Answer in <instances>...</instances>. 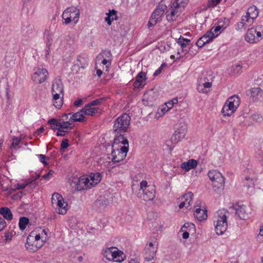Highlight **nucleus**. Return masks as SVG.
Instances as JSON below:
<instances>
[{
    "label": "nucleus",
    "instance_id": "obj_32",
    "mask_svg": "<svg viewBox=\"0 0 263 263\" xmlns=\"http://www.w3.org/2000/svg\"><path fill=\"white\" fill-rule=\"evenodd\" d=\"M115 248L116 247H114L103 248L102 250L101 254L107 260L111 261L110 258L112 256Z\"/></svg>",
    "mask_w": 263,
    "mask_h": 263
},
{
    "label": "nucleus",
    "instance_id": "obj_10",
    "mask_svg": "<svg viewBox=\"0 0 263 263\" xmlns=\"http://www.w3.org/2000/svg\"><path fill=\"white\" fill-rule=\"evenodd\" d=\"M140 188L139 190H142L143 192L140 197L145 201L153 200L156 195L155 186L148 185L147 182L145 180H142L140 182Z\"/></svg>",
    "mask_w": 263,
    "mask_h": 263
},
{
    "label": "nucleus",
    "instance_id": "obj_27",
    "mask_svg": "<svg viewBox=\"0 0 263 263\" xmlns=\"http://www.w3.org/2000/svg\"><path fill=\"white\" fill-rule=\"evenodd\" d=\"M186 129L185 128H180L176 130L172 137V139L174 140V143H177L182 140L186 135Z\"/></svg>",
    "mask_w": 263,
    "mask_h": 263
},
{
    "label": "nucleus",
    "instance_id": "obj_46",
    "mask_svg": "<svg viewBox=\"0 0 263 263\" xmlns=\"http://www.w3.org/2000/svg\"><path fill=\"white\" fill-rule=\"evenodd\" d=\"M229 24V20L226 18L220 20L217 23V25L221 27L222 30H224Z\"/></svg>",
    "mask_w": 263,
    "mask_h": 263
},
{
    "label": "nucleus",
    "instance_id": "obj_34",
    "mask_svg": "<svg viewBox=\"0 0 263 263\" xmlns=\"http://www.w3.org/2000/svg\"><path fill=\"white\" fill-rule=\"evenodd\" d=\"M235 111L236 110L235 109H233V107L231 106L230 104L228 103V102H226L222 107L221 113L224 117H230L232 116L235 112Z\"/></svg>",
    "mask_w": 263,
    "mask_h": 263
},
{
    "label": "nucleus",
    "instance_id": "obj_43",
    "mask_svg": "<svg viewBox=\"0 0 263 263\" xmlns=\"http://www.w3.org/2000/svg\"><path fill=\"white\" fill-rule=\"evenodd\" d=\"M174 140L172 138L169 140H166L165 144L163 145L164 150L172 151L175 147Z\"/></svg>",
    "mask_w": 263,
    "mask_h": 263
},
{
    "label": "nucleus",
    "instance_id": "obj_30",
    "mask_svg": "<svg viewBox=\"0 0 263 263\" xmlns=\"http://www.w3.org/2000/svg\"><path fill=\"white\" fill-rule=\"evenodd\" d=\"M108 204V200L101 196L99 197L94 203V206L100 210L104 209Z\"/></svg>",
    "mask_w": 263,
    "mask_h": 263
},
{
    "label": "nucleus",
    "instance_id": "obj_17",
    "mask_svg": "<svg viewBox=\"0 0 263 263\" xmlns=\"http://www.w3.org/2000/svg\"><path fill=\"white\" fill-rule=\"evenodd\" d=\"M217 36V35H215L212 31H209L198 40L196 44L198 47H202L205 44L211 42Z\"/></svg>",
    "mask_w": 263,
    "mask_h": 263
},
{
    "label": "nucleus",
    "instance_id": "obj_22",
    "mask_svg": "<svg viewBox=\"0 0 263 263\" xmlns=\"http://www.w3.org/2000/svg\"><path fill=\"white\" fill-rule=\"evenodd\" d=\"M195 211L194 212V215L197 219L199 221H202L206 219L208 217L206 213L207 211L204 208L201 209V206L198 204H196L195 205Z\"/></svg>",
    "mask_w": 263,
    "mask_h": 263
},
{
    "label": "nucleus",
    "instance_id": "obj_11",
    "mask_svg": "<svg viewBox=\"0 0 263 263\" xmlns=\"http://www.w3.org/2000/svg\"><path fill=\"white\" fill-rule=\"evenodd\" d=\"M51 203L52 206L58 210L59 214L64 215L66 213L68 204L60 194L54 193L52 194Z\"/></svg>",
    "mask_w": 263,
    "mask_h": 263
},
{
    "label": "nucleus",
    "instance_id": "obj_4",
    "mask_svg": "<svg viewBox=\"0 0 263 263\" xmlns=\"http://www.w3.org/2000/svg\"><path fill=\"white\" fill-rule=\"evenodd\" d=\"M189 2V0H175L166 12L167 21L172 22L175 20L187 6Z\"/></svg>",
    "mask_w": 263,
    "mask_h": 263
},
{
    "label": "nucleus",
    "instance_id": "obj_64",
    "mask_svg": "<svg viewBox=\"0 0 263 263\" xmlns=\"http://www.w3.org/2000/svg\"><path fill=\"white\" fill-rule=\"evenodd\" d=\"M22 194H23V192L21 191V192L14 194L13 196V199L15 200V199H17L18 198H19V199L21 198L22 197Z\"/></svg>",
    "mask_w": 263,
    "mask_h": 263
},
{
    "label": "nucleus",
    "instance_id": "obj_41",
    "mask_svg": "<svg viewBox=\"0 0 263 263\" xmlns=\"http://www.w3.org/2000/svg\"><path fill=\"white\" fill-rule=\"evenodd\" d=\"M48 123L50 125L51 128L52 129H58L59 128L62 127V125L64 124L60 121H58L54 118L50 119L48 121Z\"/></svg>",
    "mask_w": 263,
    "mask_h": 263
},
{
    "label": "nucleus",
    "instance_id": "obj_45",
    "mask_svg": "<svg viewBox=\"0 0 263 263\" xmlns=\"http://www.w3.org/2000/svg\"><path fill=\"white\" fill-rule=\"evenodd\" d=\"M242 71V66L240 64H235L231 67V72L234 75L239 74Z\"/></svg>",
    "mask_w": 263,
    "mask_h": 263
},
{
    "label": "nucleus",
    "instance_id": "obj_29",
    "mask_svg": "<svg viewBox=\"0 0 263 263\" xmlns=\"http://www.w3.org/2000/svg\"><path fill=\"white\" fill-rule=\"evenodd\" d=\"M226 102L233 107V109L236 110L239 106L240 99L238 96L234 95L229 97Z\"/></svg>",
    "mask_w": 263,
    "mask_h": 263
},
{
    "label": "nucleus",
    "instance_id": "obj_56",
    "mask_svg": "<svg viewBox=\"0 0 263 263\" xmlns=\"http://www.w3.org/2000/svg\"><path fill=\"white\" fill-rule=\"evenodd\" d=\"M158 21H156L153 17L151 16L148 22L147 26L148 28H151L155 25Z\"/></svg>",
    "mask_w": 263,
    "mask_h": 263
},
{
    "label": "nucleus",
    "instance_id": "obj_16",
    "mask_svg": "<svg viewBox=\"0 0 263 263\" xmlns=\"http://www.w3.org/2000/svg\"><path fill=\"white\" fill-rule=\"evenodd\" d=\"M206 78H201L198 80L197 89L199 92L206 93L210 91L212 84L206 82Z\"/></svg>",
    "mask_w": 263,
    "mask_h": 263
},
{
    "label": "nucleus",
    "instance_id": "obj_40",
    "mask_svg": "<svg viewBox=\"0 0 263 263\" xmlns=\"http://www.w3.org/2000/svg\"><path fill=\"white\" fill-rule=\"evenodd\" d=\"M192 227V228L194 227V225L192 223H186L184 224V226L181 228L180 230L179 234L182 233V236L184 239H187L189 237V233L186 230L188 227Z\"/></svg>",
    "mask_w": 263,
    "mask_h": 263
},
{
    "label": "nucleus",
    "instance_id": "obj_51",
    "mask_svg": "<svg viewBox=\"0 0 263 263\" xmlns=\"http://www.w3.org/2000/svg\"><path fill=\"white\" fill-rule=\"evenodd\" d=\"M69 116H71V113H69L68 114H64L63 115L62 117H61V119H60V121L62 123H64L65 122H69V123L70 124L71 126H72V123L73 122H71L70 120H69Z\"/></svg>",
    "mask_w": 263,
    "mask_h": 263
},
{
    "label": "nucleus",
    "instance_id": "obj_35",
    "mask_svg": "<svg viewBox=\"0 0 263 263\" xmlns=\"http://www.w3.org/2000/svg\"><path fill=\"white\" fill-rule=\"evenodd\" d=\"M29 241H44L45 243V240H44V236H41L40 234H37L35 231H32L28 236L27 237Z\"/></svg>",
    "mask_w": 263,
    "mask_h": 263
},
{
    "label": "nucleus",
    "instance_id": "obj_47",
    "mask_svg": "<svg viewBox=\"0 0 263 263\" xmlns=\"http://www.w3.org/2000/svg\"><path fill=\"white\" fill-rule=\"evenodd\" d=\"M244 185L247 188L253 187L254 185V181L253 179L250 178V177H246Z\"/></svg>",
    "mask_w": 263,
    "mask_h": 263
},
{
    "label": "nucleus",
    "instance_id": "obj_12",
    "mask_svg": "<svg viewBox=\"0 0 263 263\" xmlns=\"http://www.w3.org/2000/svg\"><path fill=\"white\" fill-rule=\"evenodd\" d=\"M128 151V146H126V145L121 146L120 148L116 147V148H112L111 156L112 161L114 163L122 161L126 157Z\"/></svg>",
    "mask_w": 263,
    "mask_h": 263
},
{
    "label": "nucleus",
    "instance_id": "obj_24",
    "mask_svg": "<svg viewBox=\"0 0 263 263\" xmlns=\"http://www.w3.org/2000/svg\"><path fill=\"white\" fill-rule=\"evenodd\" d=\"M119 144L123 145V146L126 145L128 147V141L125 137V135L123 133H119L118 135L115 134V137L114 139V142L112 145V148H116L117 146Z\"/></svg>",
    "mask_w": 263,
    "mask_h": 263
},
{
    "label": "nucleus",
    "instance_id": "obj_3",
    "mask_svg": "<svg viewBox=\"0 0 263 263\" xmlns=\"http://www.w3.org/2000/svg\"><path fill=\"white\" fill-rule=\"evenodd\" d=\"M258 15V11L255 6L250 7L245 15L241 16V21L237 23L236 29L241 30L250 27Z\"/></svg>",
    "mask_w": 263,
    "mask_h": 263
},
{
    "label": "nucleus",
    "instance_id": "obj_28",
    "mask_svg": "<svg viewBox=\"0 0 263 263\" xmlns=\"http://www.w3.org/2000/svg\"><path fill=\"white\" fill-rule=\"evenodd\" d=\"M62 126V127L57 129L58 132L56 134L57 136H65L72 128V126H71L69 122H65Z\"/></svg>",
    "mask_w": 263,
    "mask_h": 263
},
{
    "label": "nucleus",
    "instance_id": "obj_44",
    "mask_svg": "<svg viewBox=\"0 0 263 263\" xmlns=\"http://www.w3.org/2000/svg\"><path fill=\"white\" fill-rule=\"evenodd\" d=\"M29 223V219L25 217H22L19 220V228L21 230H24L26 228V226Z\"/></svg>",
    "mask_w": 263,
    "mask_h": 263
},
{
    "label": "nucleus",
    "instance_id": "obj_25",
    "mask_svg": "<svg viewBox=\"0 0 263 263\" xmlns=\"http://www.w3.org/2000/svg\"><path fill=\"white\" fill-rule=\"evenodd\" d=\"M147 79L146 74L144 72L141 71L139 72L137 77L136 81L133 84L135 88L143 87L145 84V81Z\"/></svg>",
    "mask_w": 263,
    "mask_h": 263
},
{
    "label": "nucleus",
    "instance_id": "obj_62",
    "mask_svg": "<svg viewBox=\"0 0 263 263\" xmlns=\"http://www.w3.org/2000/svg\"><path fill=\"white\" fill-rule=\"evenodd\" d=\"M6 226V222L4 218L0 217V231Z\"/></svg>",
    "mask_w": 263,
    "mask_h": 263
},
{
    "label": "nucleus",
    "instance_id": "obj_38",
    "mask_svg": "<svg viewBox=\"0 0 263 263\" xmlns=\"http://www.w3.org/2000/svg\"><path fill=\"white\" fill-rule=\"evenodd\" d=\"M89 177V180H90L92 186L96 185L99 183L101 180V175L100 173H91Z\"/></svg>",
    "mask_w": 263,
    "mask_h": 263
},
{
    "label": "nucleus",
    "instance_id": "obj_50",
    "mask_svg": "<svg viewBox=\"0 0 263 263\" xmlns=\"http://www.w3.org/2000/svg\"><path fill=\"white\" fill-rule=\"evenodd\" d=\"M28 184H29V182L28 181H27L26 182L23 183H17L15 185V189H11L10 190L11 191H14L15 190L23 189L25 188Z\"/></svg>",
    "mask_w": 263,
    "mask_h": 263
},
{
    "label": "nucleus",
    "instance_id": "obj_2",
    "mask_svg": "<svg viewBox=\"0 0 263 263\" xmlns=\"http://www.w3.org/2000/svg\"><path fill=\"white\" fill-rule=\"evenodd\" d=\"M51 93L53 105L60 108L63 105L64 97V86L61 79L55 78L52 82Z\"/></svg>",
    "mask_w": 263,
    "mask_h": 263
},
{
    "label": "nucleus",
    "instance_id": "obj_54",
    "mask_svg": "<svg viewBox=\"0 0 263 263\" xmlns=\"http://www.w3.org/2000/svg\"><path fill=\"white\" fill-rule=\"evenodd\" d=\"M38 158H39L40 161L44 165H47L48 164L46 160H49V158H47L45 155L40 154L38 155Z\"/></svg>",
    "mask_w": 263,
    "mask_h": 263
},
{
    "label": "nucleus",
    "instance_id": "obj_58",
    "mask_svg": "<svg viewBox=\"0 0 263 263\" xmlns=\"http://www.w3.org/2000/svg\"><path fill=\"white\" fill-rule=\"evenodd\" d=\"M210 31H212L214 34V33H216L218 32H221L223 30H222L221 27H220L218 26V25H217L216 26L213 27Z\"/></svg>",
    "mask_w": 263,
    "mask_h": 263
},
{
    "label": "nucleus",
    "instance_id": "obj_33",
    "mask_svg": "<svg viewBox=\"0 0 263 263\" xmlns=\"http://www.w3.org/2000/svg\"><path fill=\"white\" fill-rule=\"evenodd\" d=\"M117 13V11H116L114 9H112L111 10H110L109 11V12L106 13L107 16L105 18V21L109 25H110L111 24V23L114 20H118V16Z\"/></svg>",
    "mask_w": 263,
    "mask_h": 263
},
{
    "label": "nucleus",
    "instance_id": "obj_31",
    "mask_svg": "<svg viewBox=\"0 0 263 263\" xmlns=\"http://www.w3.org/2000/svg\"><path fill=\"white\" fill-rule=\"evenodd\" d=\"M197 161L194 159H190L187 162H184L181 164V168L189 171L191 169L195 168L197 165Z\"/></svg>",
    "mask_w": 263,
    "mask_h": 263
},
{
    "label": "nucleus",
    "instance_id": "obj_21",
    "mask_svg": "<svg viewBox=\"0 0 263 263\" xmlns=\"http://www.w3.org/2000/svg\"><path fill=\"white\" fill-rule=\"evenodd\" d=\"M252 99L253 101L261 102L263 101V90L259 87H254L249 90Z\"/></svg>",
    "mask_w": 263,
    "mask_h": 263
},
{
    "label": "nucleus",
    "instance_id": "obj_20",
    "mask_svg": "<svg viewBox=\"0 0 263 263\" xmlns=\"http://www.w3.org/2000/svg\"><path fill=\"white\" fill-rule=\"evenodd\" d=\"M167 7L165 5L159 3L153 12L151 16L156 21H159L161 20V17L163 15Z\"/></svg>",
    "mask_w": 263,
    "mask_h": 263
},
{
    "label": "nucleus",
    "instance_id": "obj_7",
    "mask_svg": "<svg viewBox=\"0 0 263 263\" xmlns=\"http://www.w3.org/2000/svg\"><path fill=\"white\" fill-rule=\"evenodd\" d=\"M158 247L157 239L155 237H150L143 251L144 259L147 261L153 260L156 255Z\"/></svg>",
    "mask_w": 263,
    "mask_h": 263
},
{
    "label": "nucleus",
    "instance_id": "obj_1",
    "mask_svg": "<svg viewBox=\"0 0 263 263\" xmlns=\"http://www.w3.org/2000/svg\"><path fill=\"white\" fill-rule=\"evenodd\" d=\"M229 212L224 209L216 212L214 216L215 230L217 235H222L228 229L227 218Z\"/></svg>",
    "mask_w": 263,
    "mask_h": 263
},
{
    "label": "nucleus",
    "instance_id": "obj_39",
    "mask_svg": "<svg viewBox=\"0 0 263 263\" xmlns=\"http://www.w3.org/2000/svg\"><path fill=\"white\" fill-rule=\"evenodd\" d=\"M83 112L81 110L70 116L69 120L72 122H81L84 120L85 117Z\"/></svg>",
    "mask_w": 263,
    "mask_h": 263
},
{
    "label": "nucleus",
    "instance_id": "obj_8",
    "mask_svg": "<svg viewBox=\"0 0 263 263\" xmlns=\"http://www.w3.org/2000/svg\"><path fill=\"white\" fill-rule=\"evenodd\" d=\"M245 40L251 44H256L263 39V25L248 29L245 34Z\"/></svg>",
    "mask_w": 263,
    "mask_h": 263
},
{
    "label": "nucleus",
    "instance_id": "obj_37",
    "mask_svg": "<svg viewBox=\"0 0 263 263\" xmlns=\"http://www.w3.org/2000/svg\"><path fill=\"white\" fill-rule=\"evenodd\" d=\"M0 214L7 220H11L13 219L12 213L7 207H2L0 209Z\"/></svg>",
    "mask_w": 263,
    "mask_h": 263
},
{
    "label": "nucleus",
    "instance_id": "obj_61",
    "mask_svg": "<svg viewBox=\"0 0 263 263\" xmlns=\"http://www.w3.org/2000/svg\"><path fill=\"white\" fill-rule=\"evenodd\" d=\"M53 171L50 170L48 173L44 175L43 177L45 179H49L53 175Z\"/></svg>",
    "mask_w": 263,
    "mask_h": 263
},
{
    "label": "nucleus",
    "instance_id": "obj_19",
    "mask_svg": "<svg viewBox=\"0 0 263 263\" xmlns=\"http://www.w3.org/2000/svg\"><path fill=\"white\" fill-rule=\"evenodd\" d=\"M102 109L99 107H93L87 103L82 109L85 115L94 116L96 114H100L102 112Z\"/></svg>",
    "mask_w": 263,
    "mask_h": 263
},
{
    "label": "nucleus",
    "instance_id": "obj_48",
    "mask_svg": "<svg viewBox=\"0 0 263 263\" xmlns=\"http://www.w3.org/2000/svg\"><path fill=\"white\" fill-rule=\"evenodd\" d=\"M221 0H209L207 6L209 8H214L220 3Z\"/></svg>",
    "mask_w": 263,
    "mask_h": 263
},
{
    "label": "nucleus",
    "instance_id": "obj_18",
    "mask_svg": "<svg viewBox=\"0 0 263 263\" xmlns=\"http://www.w3.org/2000/svg\"><path fill=\"white\" fill-rule=\"evenodd\" d=\"M89 180V177L83 176L80 177L77 184V188L78 190H84L92 187V185Z\"/></svg>",
    "mask_w": 263,
    "mask_h": 263
},
{
    "label": "nucleus",
    "instance_id": "obj_55",
    "mask_svg": "<svg viewBox=\"0 0 263 263\" xmlns=\"http://www.w3.org/2000/svg\"><path fill=\"white\" fill-rule=\"evenodd\" d=\"M101 55L103 58H107L108 59L111 60V53L109 50H104L102 52Z\"/></svg>",
    "mask_w": 263,
    "mask_h": 263
},
{
    "label": "nucleus",
    "instance_id": "obj_15",
    "mask_svg": "<svg viewBox=\"0 0 263 263\" xmlns=\"http://www.w3.org/2000/svg\"><path fill=\"white\" fill-rule=\"evenodd\" d=\"M233 208L235 210L236 214L239 216L240 219H246L248 218L250 213V209L248 206L243 204H236L233 205Z\"/></svg>",
    "mask_w": 263,
    "mask_h": 263
},
{
    "label": "nucleus",
    "instance_id": "obj_57",
    "mask_svg": "<svg viewBox=\"0 0 263 263\" xmlns=\"http://www.w3.org/2000/svg\"><path fill=\"white\" fill-rule=\"evenodd\" d=\"M102 63L105 65L106 68V70H107V69L111 65V60L110 59H106L105 58H104L103 61H102Z\"/></svg>",
    "mask_w": 263,
    "mask_h": 263
},
{
    "label": "nucleus",
    "instance_id": "obj_59",
    "mask_svg": "<svg viewBox=\"0 0 263 263\" xmlns=\"http://www.w3.org/2000/svg\"><path fill=\"white\" fill-rule=\"evenodd\" d=\"M253 121L260 122L262 120V117L258 114H254L252 116Z\"/></svg>",
    "mask_w": 263,
    "mask_h": 263
},
{
    "label": "nucleus",
    "instance_id": "obj_36",
    "mask_svg": "<svg viewBox=\"0 0 263 263\" xmlns=\"http://www.w3.org/2000/svg\"><path fill=\"white\" fill-rule=\"evenodd\" d=\"M88 64V59L87 57H84L82 55H79L76 62V65L78 67L85 68Z\"/></svg>",
    "mask_w": 263,
    "mask_h": 263
},
{
    "label": "nucleus",
    "instance_id": "obj_5",
    "mask_svg": "<svg viewBox=\"0 0 263 263\" xmlns=\"http://www.w3.org/2000/svg\"><path fill=\"white\" fill-rule=\"evenodd\" d=\"M208 177L212 182L214 190L220 192L224 189V179L221 173L217 170H213L209 171Z\"/></svg>",
    "mask_w": 263,
    "mask_h": 263
},
{
    "label": "nucleus",
    "instance_id": "obj_49",
    "mask_svg": "<svg viewBox=\"0 0 263 263\" xmlns=\"http://www.w3.org/2000/svg\"><path fill=\"white\" fill-rule=\"evenodd\" d=\"M21 142V138L14 137L12 138V142L11 144V148H16L18 146Z\"/></svg>",
    "mask_w": 263,
    "mask_h": 263
},
{
    "label": "nucleus",
    "instance_id": "obj_63",
    "mask_svg": "<svg viewBox=\"0 0 263 263\" xmlns=\"http://www.w3.org/2000/svg\"><path fill=\"white\" fill-rule=\"evenodd\" d=\"M168 109H170L167 108L166 106L162 107L161 108H160L158 110V113L160 114L159 113V110H160L161 113V115H160V116H161L163 115L165 112H166L168 110Z\"/></svg>",
    "mask_w": 263,
    "mask_h": 263
},
{
    "label": "nucleus",
    "instance_id": "obj_13",
    "mask_svg": "<svg viewBox=\"0 0 263 263\" xmlns=\"http://www.w3.org/2000/svg\"><path fill=\"white\" fill-rule=\"evenodd\" d=\"M48 75V72L46 69L39 67L33 74L32 79L36 83L41 84L47 79Z\"/></svg>",
    "mask_w": 263,
    "mask_h": 263
},
{
    "label": "nucleus",
    "instance_id": "obj_53",
    "mask_svg": "<svg viewBox=\"0 0 263 263\" xmlns=\"http://www.w3.org/2000/svg\"><path fill=\"white\" fill-rule=\"evenodd\" d=\"M69 145L67 139H65L63 140L61 144V151L64 152L65 149L67 148L69 146Z\"/></svg>",
    "mask_w": 263,
    "mask_h": 263
},
{
    "label": "nucleus",
    "instance_id": "obj_14",
    "mask_svg": "<svg viewBox=\"0 0 263 263\" xmlns=\"http://www.w3.org/2000/svg\"><path fill=\"white\" fill-rule=\"evenodd\" d=\"M193 194L191 192H189L184 195L177 199V203H179L178 206L180 209L185 207L188 209L193 201Z\"/></svg>",
    "mask_w": 263,
    "mask_h": 263
},
{
    "label": "nucleus",
    "instance_id": "obj_42",
    "mask_svg": "<svg viewBox=\"0 0 263 263\" xmlns=\"http://www.w3.org/2000/svg\"><path fill=\"white\" fill-rule=\"evenodd\" d=\"M190 42V40L181 36L178 40L177 43L181 46L182 51L186 53L187 52V49L185 48L186 47V46L189 44Z\"/></svg>",
    "mask_w": 263,
    "mask_h": 263
},
{
    "label": "nucleus",
    "instance_id": "obj_26",
    "mask_svg": "<svg viewBox=\"0 0 263 263\" xmlns=\"http://www.w3.org/2000/svg\"><path fill=\"white\" fill-rule=\"evenodd\" d=\"M126 259V255L121 250H119L116 247L114 252L113 253L111 261L121 263Z\"/></svg>",
    "mask_w": 263,
    "mask_h": 263
},
{
    "label": "nucleus",
    "instance_id": "obj_9",
    "mask_svg": "<svg viewBox=\"0 0 263 263\" xmlns=\"http://www.w3.org/2000/svg\"><path fill=\"white\" fill-rule=\"evenodd\" d=\"M80 15V11L79 9L74 7H70L65 10L62 14V18L64 21L63 23L68 24L72 21L74 24L78 22Z\"/></svg>",
    "mask_w": 263,
    "mask_h": 263
},
{
    "label": "nucleus",
    "instance_id": "obj_23",
    "mask_svg": "<svg viewBox=\"0 0 263 263\" xmlns=\"http://www.w3.org/2000/svg\"><path fill=\"white\" fill-rule=\"evenodd\" d=\"M44 245V241H30L27 238V242L25 244L26 249L31 252L37 251Z\"/></svg>",
    "mask_w": 263,
    "mask_h": 263
},
{
    "label": "nucleus",
    "instance_id": "obj_6",
    "mask_svg": "<svg viewBox=\"0 0 263 263\" xmlns=\"http://www.w3.org/2000/svg\"><path fill=\"white\" fill-rule=\"evenodd\" d=\"M130 117L127 114H123L115 121L113 126L115 133L118 135L119 133H124L127 131L130 124Z\"/></svg>",
    "mask_w": 263,
    "mask_h": 263
},
{
    "label": "nucleus",
    "instance_id": "obj_52",
    "mask_svg": "<svg viewBox=\"0 0 263 263\" xmlns=\"http://www.w3.org/2000/svg\"><path fill=\"white\" fill-rule=\"evenodd\" d=\"M104 100V98H99L98 99L92 100V101L88 103V104H89V105L91 106H93V107H95V106H98L101 104Z\"/></svg>",
    "mask_w": 263,
    "mask_h": 263
},
{
    "label": "nucleus",
    "instance_id": "obj_60",
    "mask_svg": "<svg viewBox=\"0 0 263 263\" xmlns=\"http://www.w3.org/2000/svg\"><path fill=\"white\" fill-rule=\"evenodd\" d=\"M52 44V37L50 34H48L47 37L46 46H51Z\"/></svg>",
    "mask_w": 263,
    "mask_h": 263
}]
</instances>
